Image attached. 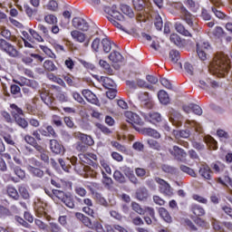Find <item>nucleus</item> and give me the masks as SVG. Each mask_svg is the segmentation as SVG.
<instances>
[{
  "mask_svg": "<svg viewBox=\"0 0 232 232\" xmlns=\"http://www.w3.org/2000/svg\"><path fill=\"white\" fill-rule=\"evenodd\" d=\"M44 127H45V129L41 127L39 129L34 130L32 132V135L34 137V139L37 141H42L41 135L44 137L58 138V134L52 125H46V126L44 125Z\"/></svg>",
  "mask_w": 232,
  "mask_h": 232,
  "instance_id": "39448f33",
  "label": "nucleus"
},
{
  "mask_svg": "<svg viewBox=\"0 0 232 232\" xmlns=\"http://www.w3.org/2000/svg\"><path fill=\"white\" fill-rule=\"evenodd\" d=\"M18 192L24 199L30 198V192L29 188L25 185H19L18 186Z\"/></svg>",
  "mask_w": 232,
  "mask_h": 232,
  "instance_id": "ea45409f",
  "label": "nucleus"
},
{
  "mask_svg": "<svg viewBox=\"0 0 232 232\" xmlns=\"http://www.w3.org/2000/svg\"><path fill=\"white\" fill-rule=\"evenodd\" d=\"M186 7L192 13H197L199 9V5L197 4L194 0H185L183 2Z\"/></svg>",
  "mask_w": 232,
  "mask_h": 232,
  "instance_id": "f704fd0d",
  "label": "nucleus"
},
{
  "mask_svg": "<svg viewBox=\"0 0 232 232\" xmlns=\"http://www.w3.org/2000/svg\"><path fill=\"white\" fill-rule=\"evenodd\" d=\"M158 100L163 104H168L170 102L169 94L163 90L158 92Z\"/></svg>",
  "mask_w": 232,
  "mask_h": 232,
  "instance_id": "58836bf2",
  "label": "nucleus"
},
{
  "mask_svg": "<svg viewBox=\"0 0 232 232\" xmlns=\"http://www.w3.org/2000/svg\"><path fill=\"white\" fill-rule=\"evenodd\" d=\"M121 11L123 14H127L128 17H130V18L134 17L133 9L128 5H124V4L121 5Z\"/></svg>",
  "mask_w": 232,
  "mask_h": 232,
  "instance_id": "79ce46f5",
  "label": "nucleus"
},
{
  "mask_svg": "<svg viewBox=\"0 0 232 232\" xmlns=\"http://www.w3.org/2000/svg\"><path fill=\"white\" fill-rule=\"evenodd\" d=\"M148 144L150 148L157 150V151H160L161 150L160 143L155 140H149Z\"/></svg>",
  "mask_w": 232,
  "mask_h": 232,
  "instance_id": "338daca9",
  "label": "nucleus"
},
{
  "mask_svg": "<svg viewBox=\"0 0 232 232\" xmlns=\"http://www.w3.org/2000/svg\"><path fill=\"white\" fill-rule=\"evenodd\" d=\"M169 40L175 45L179 46V47L183 46V44H184L181 37L179 35H178L177 34H170Z\"/></svg>",
  "mask_w": 232,
  "mask_h": 232,
  "instance_id": "de8ad7c7",
  "label": "nucleus"
},
{
  "mask_svg": "<svg viewBox=\"0 0 232 232\" xmlns=\"http://www.w3.org/2000/svg\"><path fill=\"white\" fill-rule=\"evenodd\" d=\"M174 8L179 11L180 18L185 21L190 28L194 26V15L188 11L182 3H175Z\"/></svg>",
  "mask_w": 232,
  "mask_h": 232,
  "instance_id": "423d86ee",
  "label": "nucleus"
},
{
  "mask_svg": "<svg viewBox=\"0 0 232 232\" xmlns=\"http://www.w3.org/2000/svg\"><path fill=\"white\" fill-rule=\"evenodd\" d=\"M40 49L41 51H43L48 57L55 59L56 58V54H54V53L52 51V49H50L47 46L44 45H40Z\"/></svg>",
  "mask_w": 232,
  "mask_h": 232,
  "instance_id": "052dcab7",
  "label": "nucleus"
},
{
  "mask_svg": "<svg viewBox=\"0 0 232 232\" xmlns=\"http://www.w3.org/2000/svg\"><path fill=\"white\" fill-rule=\"evenodd\" d=\"M72 25L79 31L87 32L90 29L89 23L82 17H75L72 19Z\"/></svg>",
  "mask_w": 232,
  "mask_h": 232,
  "instance_id": "ddd939ff",
  "label": "nucleus"
},
{
  "mask_svg": "<svg viewBox=\"0 0 232 232\" xmlns=\"http://www.w3.org/2000/svg\"><path fill=\"white\" fill-rule=\"evenodd\" d=\"M40 98L45 103V105L47 107H49V108L53 107L54 99L48 92H42L40 94Z\"/></svg>",
  "mask_w": 232,
  "mask_h": 232,
  "instance_id": "2f4dec72",
  "label": "nucleus"
},
{
  "mask_svg": "<svg viewBox=\"0 0 232 232\" xmlns=\"http://www.w3.org/2000/svg\"><path fill=\"white\" fill-rule=\"evenodd\" d=\"M169 120L173 125L177 127H181L183 124L182 122L183 116L180 113L176 111H173L172 113L169 114Z\"/></svg>",
  "mask_w": 232,
  "mask_h": 232,
  "instance_id": "4be33fe9",
  "label": "nucleus"
},
{
  "mask_svg": "<svg viewBox=\"0 0 232 232\" xmlns=\"http://www.w3.org/2000/svg\"><path fill=\"white\" fill-rule=\"evenodd\" d=\"M179 169L185 173L188 174L190 177L195 178L196 177V173L195 170L192 169L191 168L187 167V165H180Z\"/></svg>",
  "mask_w": 232,
  "mask_h": 232,
  "instance_id": "4d7b16f0",
  "label": "nucleus"
},
{
  "mask_svg": "<svg viewBox=\"0 0 232 232\" xmlns=\"http://www.w3.org/2000/svg\"><path fill=\"white\" fill-rule=\"evenodd\" d=\"M74 148L76 151L80 153H84L88 151V146H85L84 142H82V140L76 141Z\"/></svg>",
  "mask_w": 232,
  "mask_h": 232,
  "instance_id": "603ef678",
  "label": "nucleus"
},
{
  "mask_svg": "<svg viewBox=\"0 0 232 232\" xmlns=\"http://www.w3.org/2000/svg\"><path fill=\"white\" fill-rule=\"evenodd\" d=\"M50 149L56 155H63L65 152L64 147L55 139L50 140Z\"/></svg>",
  "mask_w": 232,
  "mask_h": 232,
  "instance_id": "2eb2a0df",
  "label": "nucleus"
},
{
  "mask_svg": "<svg viewBox=\"0 0 232 232\" xmlns=\"http://www.w3.org/2000/svg\"><path fill=\"white\" fill-rule=\"evenodd\" d=\"M141 117L151 124H157L162 121V116L159 112H150L149 114L140 112Z\"/></svg>",
  "mask_w": 232,
  "mask_h": 232,
  "instance_id": "9b49d317",
  "label": "nucleus"
},
{
  "mask_svg": "<svg viewBox=\"0 0 232 232\" xmlns=\"http://www.w3.org/2000/svg\"><path fill=\"white\" fill-rule=\"evenodd\" d=\"M94 197H95V200L98 204L103 206L104 208H109V203L107 201V199L102 197V195L99 192H96L94 194Z\"/></svg>",
  "mask_w": 232,
  "mask_h": 232,
  "instance_id": "a19ab883",
  "label": "nucleus"
},
{
  "mask_svg": "<svg viewBox=\"0 0 232 232\" xmlns=\"http://www.w3.org/2000/svg\"><path fill=\"white\" fill-rule=\"evenodd\" d=\"M74 191L78 195V197H81V198H85L87 195L86 188L82 186H76L74 188Z\"/></svg>",
  "mask_w": 232,
  "mask_h": 232,
  "instance_id": "680f3d73",
  "label": "nucleus"
},
{
  "mask_svg": "<svg viewBox=\"0 0 232 232\" xmlns=\"http://www.w3.org/2000/svg\"><path fill=\"white\" fill-rule=\"evenodd\" d=\"M139 99L141 102H144V107L149 110H152L154 107L153 101L150 100V97L148 92H144L139 95Z\"/></svg>",
  "mask_w": 232,
  "mask_h": 232,
  "instance_id": "5701e85b",
  "label": "nucleus"
},
{
  "mask_svg": "<svg viewBox=\"0 0 232 232\" xmlns=\"http://www.w3.org/2000/svg\"><path fill=\"white\" fill-rule=\"evenodd\" d=\"M24 140H25V142L33 147H34V149L36 150V151L38 152H44V148L39 145L38 141L36 140V139L34 136L31 135H25L24 137Z\"/></svg>",
  "mask_w": 232,
  "mask_h": 232,
  "instance_id": "aec40b11",
  "label": "nucleus"
},
{
  "mask_svg": "<svg viewBox=\"0 0 232 232\" xmlns=\"http://www.w3.org/2000/svg\"><path fill=\"white\" fill-rule=\"evenodd\" d=\"M0 50L12 58H16L20 55L19 51L5 39H0Z\"/></svg>",
  "mask_w": 232,
  "mask_h": 232,
  "instance_id": "0eeeda50",
  "label": "nucleus"
},
{
  "mask_svg": "<svg viewBox=\"0 0 232 232\" xmlns=\"http://www.w3.org/2000/svg\"><path fill=\"white\" fill-rule=\"evenodd\" d=\"M49 226L51 232H63L61 226L57 223H50Z\"/></svg>",
  "mask_w": 232,
  "mask_h": 232,
  "instance_id": "774afa93",
  "label": "nucleus"
},
{
  "mask_svg": "<svg viewBox=\"0 0 232 232\" xmlns=\"http://www.w3.org/2000/svg\"><path fill=\"white\" fill-rule=\"evenodd\" d=\"M44 20L48 24H56L58 23L57 16L53 14H46Z\"/></svg>",
  "mask_w": 232,
  "mask_h": 232,
  "instance_id": "e2e57ef3",
  "label": "nucleus"
},
{
  "mask_svg": "<svg viewBox=\"0 0 232 232\" xmlns=\"http://www.w3.org/2000/svg\"><path fill=\"white\" fill-rule=\"evenodd\" d=\"M175 29L177 30V32L183 35V36H187V37H192V34L189 33V31L188 29H186V26H184V24H180V23H177L175 24Z\"/></svg>",
  "mask_w": 232,
  "mask_h": 232,
  "instance_id": "7c9ffc66",
  "label": "nucleus"
},
{
  "mask_svg": "<svg viewBox=\"0 0 232 232\" xmlns=\"http://www.w3.org/2000/svg\"><path fill=\"white\" fill-rule=\"evenodd\" d=\"M5 191L7 197L14 200H19L21 198L17 188L12 184L5 186Z\"/></svg>",
  "mask_w": 232,
  "mask_h": 232,
  "instance_id": "a211bd4d",
  "label": "nucleus"
},
{
  "mask_svg": "<svg viewBox=\"0 0 232 232\" xmlns=\"http://www.w3.org/2000/svg\"><path fill=\"white\" fill-rule=\"evenodd\" d=\"M10 109H11V113L13 115V118L15 120L16 118L19 117H24V113L22 110V108H20L18 105H16L15 103H12L10 104Z\"/></svg>",
  "mask_w": 232,
  "mask_h": 232,
  "instance_id": "cd10ccee",
  "label": "nucleus"
},
{
  "mask_svg": "<svg viewBox=\"0 0 232 232\" xmlns=\"http://www.w3.org/2000/svg\"><path fill=\"white\" fill-rule=\"evenodd\" d=\"M79 158L82 162L93 167L94 169L99 168L98 164V157L95 153H81L79 154Z\"/></svg>",
  "mask_w": 232,
  "mask_h": 232,
  "instance_id": "6e6552de",
  "label": "nucleus"
},
{
  "mask_svg": "<svg viewBox=\"0 0 232 232\" xmlns=\"http://www.w3.org/2000/svg\"><path fill=\"white\" fill-rule=\"evenodd\" d=\"M154 25L158 31H162L164 23L162 17L159 14H155Z\"/></svg>",
  "mask_w": 232,
  "mask_h": 232,
  "instance_id": "37998d69",
  "label": "nucleus"
},
{
  "mask_svg": "<svg viewBox=\"0 0 232 232\" xmlns=\"http://www.w3.org/2000/svg\"><path fill=\"white\" fill-rule=\"evenodd\" d=\"M136 198L140 201H145L149 198V191L148 188L145 187L139 188L136 191Z\"/></svg>",
  "mask_w": 232,
  "mask_h": 232,
  "instance_id": "bb28decb",
  "label": "nucleus"
},
{
  "mask_svg": "<svg viewBox=\"0 0 232 232\" xmlns=\"http://www.w3.org/2000/svg\"><path fill=\"white\" fill-rule=\"evenodd\" d=\"M169 59L171 60V63H177L180 59V53L178 50L169 51Z\"/></svg>",
  "mask_w": 232,
  "mask_h": 232,
  "instance_id": "5fc2aeb1",
  "label": "nucleus"
},
{
  "mask_svg": "<svg viewBox=\"0 0 232 232\" xmlns=\"http://www.w3.org/2000/svg\"><path fill=\"white\" fill-rule=\"evenodd\" d=\"M171 156H173L177 160L182 161L187 157L186 150L178 146L173 147V150H169Z\"/></svg>",
  "mask_w": 232,
  "mask_h": 232,
  "instance_id": "6ab92c4d",
  "label": "nucleus"
},
{
  "mask_svg": "<svg viewBox=\"0 0 232 232\" xmlns=\"http://www.w3.org/2000/svg\"><path fill=\"white\" fill-rule=\"evenodd\" d=\"M199 175L205 179L210 180L212 179L213 171L208 165H201L199 168Z\"/></svg>",
  "mask_w": 232,
  "mask_h": 232,
  "instance_id": "a878e982",
  "label": "nucleus"
},
{
  "mask_svg": "<svg viewBox=\"0 0 232 232\" xmlns=\"http://www.w3.org/2000/svg\"><path fill=\"white\" fill-rule=\"evenodd\" d=\"M83 205H85V207L82 208V212L87 214L88 216L92 217V218H94L95 212H94V209H93V203H92V198H83Z\"/></svg>",
  "mask_w": 232,
  "mask_h": 232,
  "instance_id": "dca6fc26",
  "label": "nucleus"
},
{
  "mask_svg": "<svg viewBox=\"0 0 232 232\" xmlns=\"http://www.w3.org/2000/svg\"><path fill=\"white\" fill-rule=\"evenodd\" d=\"M73 137L76 138L79 141H82V143H84V145L87 146V149L94 145V140L92 138V136L83 134L81 131H75L73 133Z\"/></svg>",
  "mask_w": 232,
  "mask_h": 232,
  "instance_id": "f8f14e48",
  "label": "nucleus"
},
{
  "mask_svg": "<svg viewBox=\"0 0 232 232\" xmlns=\"http://www.w3.org/2000/svg\"><path fill=\"white\" fill-rule=\"evenodd\" d=\"M108 58L114 63H122L123 60V57L121 56V53L117 51L111 52V54H109Z\"/></svg>",
  "mask_w": 232,
  "mask_h": 232,
  "instance_id": "4c0bfd02",
  "label": "nucleus"
},
{
  "mask_svg": "<svg viewBox=\"0 0 232 232\" xmlns=\"http://www.w3.org/2000/svg\"><path fill=\"white\" fill-rule=\"evenodd\" d=\"M191 212L197 217H203L206 215V210L199 205H193L191 206Z\"/></svg>",
  "mask_w": 232,
  "mask_h": 232,
  "instance_id": "c9c22d12",
  "label": "nucleus"
},
{
  "mask_svg": "<svg viewBox=\"0 0 232 232\" xmlns=\"http://www.w3.org/2000/svg\"><path fill=\"white\" fill-rule=\"evenodd\" d=\"M113 179L119 182V184H125L127 181L125 176L120 170H115L113 174Z\"/></svg>",
  "mask_w": 232,
  "mask_h": 232,
  "instance_id": "a18cd8bd",
  "label": "nucleus"
},
{
  "mask_svg": "<svg viewBox=\"0 0 232 232\" xmlns=\"http://www.w3.org/2000/svg\"><path fill=\"white\" fill-rule=\"evenodd\" d=\"M44 67L45 71H48V72H54L58 70V68L55 66L54 63L52 60H46L44 63Z\"/></svg>",
  "mask_w": 232,
  "mask_h": 232,
  "instance_id": "8fccbe9b",
  "label": "nucleus"
},
{
  "mask_svg": "<svg viewBox=\"0 0 232 232\" xmlns=\"http://www.w3.org/2000/svg\"><path fill=\"white\" fill-rule=\"evenodd\" d=\"M71 36L74 42L79 43V44H82L86 40V34L81 33V31H79V30H72L71 32Z\"/></svg>",
  "mask_w": 232,
  "mask_h": 232,
  "instance_id": "393cba45",
  "label": "nucleus"
},
{
  "mask_svg": "<svg viewBox=\"0 0 232 232\" xmlns=\"http://www.w3.org/2000/svg\"><path fill=\"white\" fill-rule=\"evenodd\" d=\"M83 97L85 98V100L92 103V104H95V106H101L100 101L98 99V97L96 96V94H94L93 92H92V91L90 90H83L82 92Z\"/></svg>",
  "mask_w": 232,
  "mask_h": 232,
  "instance_id": "f3484780",
  "label": "nucleus"
},
{
  "mask_svg": "<svg viewBox=\"0 0 232 232\" xmlns=\"http://www.w3.org/2000/svg\"><path fill=\"white\" fill-rule=\"evenodd\" d=\"M56 99L60 102H69V96L67 95L66 92H62V91L59 93L56 94Z\"/></svg>",
  "mask_w": 232,
  "mask_h": 232,
  "instance_id": "0e129e2a",
  "label": "nucleus"
},
{
  "mask_svg": "<svg viewBox=\"0 0 232 232\" xmlns=\"http://www.w3.org/2000/svg\"><path fill=\"white\" fill-rule=\"evenodd\" d=\"M91 229H92V230H94V231H96V232H106V231H105V228L102 227V224L100 223L99 220L93 221Z\"/></svg>",
  "mask_w": 232,
  "mask_h": 232,
  "instance_id": "13d9d810",
  "label": "nucleus"
},
{
  "mask_svg": "<svg viewBox=\"0 0 232 232\" xmlns=\"http://www.w3.org/2000/svg\"><path fill=\"white\" fill-rule=\"evenodd\" d=\"M29 34L34 37L36 43H44V39L34 29H29Z\"/></svg>",
  "mask_w": 232,
  "mask_h": 232,
  "instance_id": "6e6d98bb",
  "label": "nucleus"
},
{
  "mask_svg": "<svg viewBox=\"0 0 232 232\" xmlns=\"http://www.w3.org/2000/svg\"><path fill=\"white\" fill-rule=\"evenodd\" d=\"M46 208L47 204L44 202H37L34 204V210L36 213V216L42 218L43 217H46L47 212H46Z\"/></svg>",
  "mask_w": 232,
  "mask_h": 232,
  "instance_id": "412c9836",
  "label": "nucleus"
},
{
  "mask_svg": "<svg viewBox=\"0 0 232 232\" xmlns=\"http://www.w3.org/2000/svg\"><path fill=\"white\" fill-rule=\"evenodd\" d=\"M212 67L221 77H226L231 68V61L227 54L219 52L214 57Z\"/></svg>",
  "mask_w": 232,
  "mask_h": 232,
  "instance_id": "f03ea898",
  "label": "nucleus"
},
{
  "mask_svg": "<svg viewBox=\"0 0 232 232\" xmlns=\"http://www.w3.org/2000/svg\"><path fill=\"white\" fill-rule=\"evenodd\" d=\"M129 218L130 219V222L134 226H143L144 225V220L140 216H137L133 212L130 214Z\"/></svg>",
  "mask_w": 232,
  "mask_h": 232,
  "instance_id": "e433bc0d",
  "label": "nucleus"
},
{
  "mask_svg": "<svg viewBox=\"0 0 232 232\" xmlns=\"http://www.w3.org/2000/svg\"><path fill=\"white\" fill-rule=\"evenodd\" d=\"M149 0H132V3H133V5H134V8L137 11H143L144 8H145L146 3Z\"/></svg>",
  "mask_w": 232,
  "mask_h": 232,
  "instance_id": "c03bdc74",
  "label": "nucleus"
},
{
  "mask_svg": "<svg viewBox=\"0 0 232 232\" xmlns=\"http://www.w3.org/2000/svg\"><path fill=\"white\" fill-rule=\"evenodd\" d=\"M99 64L102 68H103L107 72V73L111 74L113 72V70L111 69V64L107 61L100 60Z\"/></svg>",
  "mask_w": 232,
  "mask_h": 232,
  "instance_id": "bf43d9fd",
  "label": "nucleus"
},
{
  "mask_svg": "<svg viewBox=\"0 0 232 232\" xmlns=\"http://www.w3.org/2000/svg\"><path fill=\"white\" fill-rule=\"evenodd\" d=\"M155 181L159 184V191L164 195L170 197L173 194L171 186L162 179L156 178Z\"/></svg>",
  "mask_w": 232,
  "mask_h": 232,
  "instance_id": "9d476101",
  "label": "nucleus"
},
{
  "mask_svg": "<svg viewBox=\"0 0 232 232\" xmlns=\"http://www.w3.org/2000/svg\"><path fill=\"white\" fill-rule=\"evenodd\" d=\"M76 216L80 217L82 218V223L85 225V227H88L89 229H92V219L86 216H84L82 213H76Z\"/></svg>",
  "mask_w": 232,
  "mask_h": 232,
  "instance_id": "864d4df0",
  "label": "nucleus"
},
{
  "mask_svg": "<svg viewBox=\"0 0 232 232\" xmlns=\"http://www.w3.org/2000/svg\"><path fill=\"white\" fill-rule=\"evenodd\" d=\"M213 35L218 37V39H224L227 35L226 31L220 27V26H217L215 27L214 31H213Z\"/></svg>",
  "mask_w": 232,
  "mask_h": 232,
  "instance_id": "49530a36",
  "label": "nucleus"
},
{
  "mask_svg": "<svg viewBox=\"0 0 232 232\" xmlns=\"http://www.w3.org/2000/svg\"><path fill=\"white\" fill-rule=\"evenodd\" d=\"M10 92L14 98H20L22 96L21 87L17 84H12L10 86Z\"/></svg>",
  "mask_w": 232,
  "mask_h": 232,
  "instance_id": "09e8293b",
  "label": "nucleus"
},
{
  "mask_svg": "<svg viewBox=\"0 0 232 232\" xmlns=\"http://www.w3.org/2000/svg\"><path fill=\"white\" fill-rule=\"evenodd\" d=\"M209 47L210 45L208 44V42H199L197 44V53L200 60L205 61L207 59L206 51H208Z\"/></svg>",
  "mask_w": 232,
  "mask_h": 232,
  "instance_id": "4468645a",
  "label": "nucleus"
},
{
  "mask_svg": "<svg viewBox=\"0 0 232 232\" xmlns=\"http://www.w3.org/2000/svg\"><path fill=\"white\" fill-rule=\"evenodd\" d=\"M131 208H132L133 211H135L136 213H138L140 216H144L145 213H149V216L152 219L155 218V210L151 207H145L143 208L139 203L132 202L131 203Z\"/></svg>",
  "mask_w": 232,
  "mask_h": 232,
  "instance_id": "1a4fd4ad",
  "label": "nucleus"
},
{
  "mask_svg": "<svg viewBox=\"0 0 232 232\" xmlns=\"http://www.w3.org/2000/svg\"><path fill=\"white\" fill-rule=\"evenodd\" d=\"M63 203L66 206V208L70 209L75 208V201L72 193H66L65 198L63 200Z\"/></svg>",
  "mask_w": 232,
  "mask_h": 232,
  "instance_id": "c85d7f7f",
  "label": "nucleus"
},
{
  "mask_svg": "<svg viewBox=\"0 0 232 232\" xmlns=\"http://www.w3.org/2000/svg\"><path fill=\"white\" fill-rule=\"evenodd\" d=\"M15 123L23 128V130H26L29 127V121L25 118L18 117L14 119Z\"/></svg>",
  "mask_w": 232,
  "mask_h": 232,
  "instance_id": "3c124183",
  "label": "nucleus"
},
{
  "mask_svg": "<svg viewBox=\"0 0 232 232\" xmlns=\"http://www.w3.org/2000/svg\"><path fill=\"white\" fill-rule=\"evenodd\" d=\"M102 50L105 53H109L112 50V46H116L111 40L104 38L102 40Z\"/></svg>",
  "mask_w": 232,
  "mask_h": 232,
  "instance_id": "473e14b6",
  "label": "nucleus"
},
{
  "mask_svg": "<svg viewBox=\"0 0 232 232\" xmlns=\"http://www.w3.org/2000/svg\"><path fill=\"white\" fill-rule=\"evenodd\" d=\"M125 117H126L127 122L133 125L135 130H138L139 132H141L144 135L153 137L155 139H160L161 137V135L157 130H154L151 128H144L140 130V128H137L135 125H138V126L144 125V121L138 114L132 111H127L125 112Z\"/></svg>",
  "mask_w": 232,
  "mask_h": 232,
  "instance_id": "f257e3e1",
  "label": "nucleus"
},
{
  "mask_svg": "<svg viewBox=\"0 0 232 232\" xmlns=\"http://www.w3.org/2000/svg\"><path fill=\"white\" fill-rule=\"evenodd\" d=\"M104 11L108 14L107 20L116 26V28L122 30V22H124L125 17L118 11L117 5L107 6Z\"/></svg>",
  "mask_w": 232,
  "mask_h": 232,
  "instance_id": "7ed1b4c3",
  "label": "nucleus"
},
{
  "mask_svg": "<svg viewBox=\"0 0 232 232\" xmlns=\"http://www.w3.org/2000/svg\"><path fill=\"white\" fill-rule=\"evenodd\" d=\"M28 171L32 176L38 179H43L44 176V170H42L39 167L35 168V167H33L32 165H29Z\"/></svg>",
  "mask_w": 232,
  "mask_h": 232,
  "instance_id": "c756f323",
  "label": "nucleus"
},
{
  "mask_svg": "<svg viewBox=\"0 0 232 232\" xmlns=\"http://www.w3.org/2000/svg\"><path fill=\"white\" fill-rule=\"evenodd\" d=\"M53 193L56 198L60 199L62 202H63V199L65 198L67 193L58 190L57 188L53 189Z\"/></svg>",
  "mask_w": 232,
  "mask_h": 232,
  "instance_id": "69168bd1",
  "label": "nucleus"
},
{
  "mask_svg": "<svg viewBox=\"0 0 232 232\" xmlns=\"http://www.w3.org/2000/svg\"><path fill=\"white\" fill-rule=\"evenodd\" d=\"M9 167H10V169L14 171V175L17 178H14L11 174H5L4 175L5 180L6 179L7 181H13L14 184H17L21 180H24V179H26V172L25 170L22 169L21 167L14 163L10 164Z\"/></svg>",
  "mask_w": 232,
  "mask_h": 232,
  "instance_id": "20e7f679",
  "label": "nucleus"
},
{
  "mask_svg": "<svg viewBox=\"0 0 232 232\" xmlns=\"http://www.w3.org/2000/svg\"><path fill=\"white\" fill-rule=\"evenodd\" d=\"M158 213L160 215V217L161 218V219L163 221H165L166 223H172L173 222V218L171 217V215L169 214V210L165 208H160L158 209Z\"/></svg>",
  "mask_w": 232,
  "mask_h": 232,
  "instance_id": "b1692460",
  "label": "nucleus"
},
{
  "mask_svg": "<svg viewBox=\"0 0 232 232\" xmlns=\"http://www.w3.org/2000/svg\"><path fill=\"white\" fill-rule=\"evenodd\" d=\"M100 81L102 82V86L107 90H110L116 86L113 80H111V78H108L107 76H101Z\"/></svg>",
  "mask_w": 232,
  "mask_h": 232,
  "instance_id": "72a5a7b5",
  "label": "nucleus"
}]
</instances>
